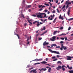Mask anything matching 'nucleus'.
I'll return each mask as SVG.
<instances>
[{
  "instance_id": "nucleus-18",
  "label": "nucleus",
  "mask_w": 73,
  "mask_h": 73,
  "mask_svg": "<svg viewBox=\"0 0 73 73\" xmlns=\"http://www.w3.org/2000/svg\"><path fill=\"white\" fill-rule=\"evenodd\" d=\"M50 17L48 18V19H49V20H53V17H52L50 19Z\"/></svg>"
},
{
  "instance_id": "nucleus-3",
  "label": "nucleus",
  "mask_w": 73,
  "mask_h": 73,
  "mask_svg": "<svg viewBox=\"0 0 73 73\" xmlns=\"http://www.w3.org/2000/svg\"><path fill=\"white\" fill-rule=\"evenodd\" d=\"M66 57H67V60H71L72 58H73L72 56L70 57V56H67Z\"/></svg>"
},
{
  "instance_id": "nucleus-35",
  "label": "nucleus",
  "mask_w": 73,
  "mask_h": 73,
  "mask_svg": "<svg viewBox=\"0 0 73 73\" xmlns=\"http://www.w3.org/2000/svg\"><path fill=\"white\" fill-rule=\"evenodd\" d=\"M64 27H61L60 28V29H63Z\"/></svg>"
},
{
  "instance_id": "nucleus-2",
  "label": "nucleus",
  "mask_w": 73,
  "mask_h": 73,
  "mask_svg": "<svg viewBox=\"0 0 73 73\" xmlns=\"http://www.w3.org/2000/svg\"><path fill=\"white\" fill-rule=\"evenodd\" d=\"M38 14H39V15H37V17H38V18H40V17L41 16V15H44V13H38Z\"/></svg>"
},
{
  "instance_id": "nucleus-20",
  "label": "nucleus",
  "mask_w": 73,
  "mask_h": 73,
  "mask_svg": "<svg viewBox=\"0 0 73 73\" xmlns=\"http://www.w3.org/2000/svg\"><path fill=\"white\" fill-rule=\"evenodd\" d=\"M51 70V68H50V67L48 69V72H50Z\"/></svg>"
},
{
  "instance_id": "nucleus-49",
  "label": "nucleus",
  "mask_w": 73,
  "mask_h": 73,
  "mask_svg": "<svg viewBox=\"0 0 73 73\" xmlns=\"http://www.w3.org/2000/svg\"><path fill=\"white\" fill-rule=\"evenodd\" d=\"M57 58H56V59H54L53 60V61H57Z\"/></svg>"
},
{
  "instance_id": "nucleus-11",
  "label": "nucleus",
  "mask_w": 73,
  "mask_h": 73,
  "mask_svg": "<svg viewBox=\"0 0 73 73\" xmlns=\"http://www.w3.org/2000/svg\"><path fill=\"white\" fill-rule=\"evenodd\" d=\"M48 50H49V51H50V52H51V53H54V51H52V50L50 49H48Z\"/></svg>"
},
{
  "instance_id": "nucleus-47",
  "label": "nucleus",
  "mask_w": 73,
  "mask_h": 73,
  "mask_svg": "<svg viewBox=\"0 0 73 73\" xmlns=\"http://www.w3.org/2000/svg\"><path fill=\"white\" fill-rule=\"evenodd\" d=\"M42 5H39V8H41V7H42Z\"/></svg>"
},
{
  "instance_id": "nucleus-56",
  "label": "nucleus",
  "mask_w": 73,
  "mask_h": 73,
  "mask_svg": "<svg viewBox=\"0 0 73 73\" xmlns=\"http://www.w3.org/2000/svg\"><path fill=\"white\" fill-rule=\"evenodd\" d=\"M44 34H45L44 33H43L41 34L40 35H41V36H42V35H44Z\"/></svg>"
},
{
  "instance_id": "nucleus-48",
  "label": "nucleus",
  "mask_w": 73,
  "mask_h": 73,
  "mask_svg": "<svg viewBox=\"0 0 73 73\" xmlns=\"http://www.w3.org/2000/svg\"><path fill=\"white\" fill-rule=\"evenodd\" d=\"M68 69H69L71 70L72 69V67H69V68Z\"/></svg>"
},
{
  "instance_id": "nucleus-28",
  "label": "nucleus",
  "mask_w": 73,
  "mask_h": 73,
  "mask_svg": "<svg viewBox=\"0 0 73 73\" xmlns=\"http://www.w3.org/2000/svg\"><path fill=\"white\" fill-rule=\"evenodd\" d=\"M26 7L27 8H30V7H31V5H29L28 6H27Z\"/></svg>"
},
{
  "instance_id": "nucleus-62",
  "label": "nucleus",
  "mask_w": 73,
  "mask_h": 73,
  "mask_svg": "<svg viewBox=\"0 0 73 73\" xmlns=\"http://www.w3.org/2000/svg\"><path fill=\"white\" fill-rule=\"evenodd\" d=\"M65 66L64 65L62 66V68H64V67H65Z\"/></svg>"
},
{
  "instance_id": "nucleus-50",
  "label": "nucleus",
  "mask_w": 73,
  "mask_h": 73,
  "mask_svg": "<svg viewBox=\"0 0 73 73\" xmlns=\"http://www.w3.org/2000/svg\"><path fill=\"white\" fill-rule=\"evenodd\" d=\"M44 11L45 12H48V10L45 9L44 10Z\"/></svg>"
},
{
  "instance_id": "nucleus-37",
  "label": "nucleus",
  "mask_w": 73,
  "mask_h": 73,
  "mask_svg": "<svg viewBox=\"0 0 73 73\" xmlns=\"http://www.w3.org/2000/svg\"><path fill=\"white\" fill-rule=\"evenodd\" d=\"M70 29H71V27H70L68 28V30L69 31Z\"/></svg>"
},
{
  "instance_id": "nucleus-24",
  "label": "nucleus",
  "mask_w": 73,
  "mask_h": 73,
  "mask_svg": "<svg viewBox=\"0 0 73 73\" xmlns=\"http://www.w3.org/2000/svg\"><path fill=\"white\" fill-rule=\"evenodd\" d=\"M73 20V18H72L68 20V21H71V20Z\"/></svg>"
},
{
  "instance_id": "nucleus-64",
  "label": "nucleus",
  "mask_w": 73,
  "mask_h": 73,
  "mask_svg": "<svg viewBox=\"0 0 73 73\" xmlns=\"http://www.w3.org/2000/svg\"><path fill=\"white\" fill-rule=\"evenodd\" d=\"M46 32H47V31H46L45 32H44V34H45V33H46Z\"/></svg>"
},
{
  "instance_id": "nucleus-31",
  "label": "nucleus",
  "mask_w": 73,
  "mask_h": 73,
  "mask_svg": "<svg viewBox=\"0 0 73 73\" xmlns=\"http://www.w3.org/2000/svg\"><path fill=\"white\" fill-rule=\"evenodd\" d=\"M69 7V5H67V6H66V9H67Z\"/></svg>"
},
{
  "instance_id": "nucleus-46",
  "label": "nucleus",
  "mask_w": 73,
  "mask_h": 73,
  "mask_svg": "<svg viewBox=\"0 0 73 73\" xmlns=\"http://www.w3.org/2000/svg\"><path fill=\"white\" fill-rule=\"evenodd\" d=\"M62 70L63 71H64L65 70V68H62Z\"/></svg>"
},
{
  "instance_id": "nucleus-8",
  "label": "nucleus",
  "mask_w": 73,
  "mask_h": 73,
  "mask_svg": "<svg viewBox=\"0 0 73 73\" xmlns=\"http://www.w3.org/2000/svg\"><path fill=\"white\" fill-rule=\"evenodd\" d=\"M49 44V43L46 42V41H45L43 43V46H45V45H48Z\"/></svg>"
},
{
  "instance_id": "nucleus-51",
  "label": "nucleus",
  "mask_w": 73,
  "mask_h": 73,
  "mask_svg": "<svg viewBox=\"0 0 73 73\" xmlns=\"http://www.w3.org/2000/svg\"><path fill=\"white\" fill-rule=\"evenodd\" d=\"M60 19L61 20H64V18L62 17L60 18Z\"/></svg>"
},
{
  "instance_id": "nucleus-21",
  "label": "nucleus",
  "mask_w": 73,
  "mask_h": 73,
  "mask_svg": "<svg viewBox=\"0 0 73 73\" xmlns=\"http://www.w3.org/2000/svg\"><path fill=\"white\" fill-rule=\"evenodd\" d=\"M57 31H54L53 33V35H55V34L57 33Z\"/></svg>"
},
{
  "instance_id": "nucleus-9",
  "label": "nucleus",
  "mask_w": 73,
  "mask_h": 73,
  "mask_svg": "<svg viewBox=\"0 0 73 73\" xmlns=\"http://www.w3.org/2000/svg\"><path fill=\"white\" fill-rule=\"evenodd\" d=\"M63 44H61V47H62V48H63L64 49V50H66V49H67V48H66V47H64V46Z\"/></svg>"
},
{
  "instance_id": "nucleus-14",
  "label": "nucleus",
  "mask_w": 73,
  "mask_h": 73,
  "mask_svg": "<svg viewBox=\"0 0 73 73\" xmlns=\"http://www.w3.org/2000/svg\"><path fill=\"white\" fill-rule=\"evenodd\" d=\"M30 21H31V20H28V22H29V25H32V23H31V22H30Z\"/></svg>"
},
{
  "instance_id": "nucleus-16",
  "label": "nucleus",
  "mask_w": 73,
  "mask_h": 73,
  "mask_svg": "<svg viewBox=\"0 0 73 73\" xmlns=\"http://www.w3.org/2000/svg\"><path fill=\"white\" fill-rule=\"evenodd\" d=\"M34 61H36L37 62V61H39V59L36 58V59L34 60Z\"/></svg>"
},
{
  "instance_id": "nucleus-61",
  "label": "nucleus",
  "mask_w": 73,
  "mask_h": 73,
  "mask_svg": "<svg viewBox=\"0 0 73 73\" xmlns=\"http://www.w3.org/2000/svg\"><path fill=\"white\" fill-rule=\"evenodd\" d=\"M46 65H48V66H50V65L49 64H46Z\"/></svg>"
},
{
  "instance_id": "nucleus-19",
  "label": "nucleus",
  "mask_w": 73,
  "mask_h": 73,
  "mask_svg": "<svg viewBox=\"0 0 73 73\" xmlns=\"http://www.w3.org/2000/svg\"><path fill=\"white\" fill-rule=\"evenodd\" d=\"M58 64H60V65H61L62 64V62H61L60 61H58L57 62Z\"/></svg>"
},
{
  "instance_id": "nucleus-59",
  "label": "nucleus",
  "mask_w": 73,
  "mask_h": 73,
  "mask_svg": "<svg viewBox=\"0 0 73 73\" xmlns=\"http://www.w3.org/2000/svg\"><path fill=\"white\" fill-rule=\"evenodd\" d=\"M69 4H71V2H69V3L68 2V5H69Z\"/></svg>"
},
{
  "instance_id": "nucleus-38",
  "label": "nucleus",
  "mask_w": 73,
  "mask_h": 73,
  "mask_svg": "<svg viewBox=\"0 0 73 73\" xmlns=\"http://www.w3.org/2000/svg\"><path fill=\"white\" fill-rule=\"evenodd\" d=\"M60 39L61 40H64L65 39V38H61Z\"/></svg>"
},
{
  "instance_id": "nucleus-41",
  "label": "nucleus",
  "mask_w": 73,
  "mask_h": 73,
  "mask_svg": "<svg viewBox=\"0 0 73 73\" xmlns=\"http://www.w3.org/2000/svg\"><path fill=\"white\" fill-rule=\"evenodd\" d=\"M52 59H54L55 58H56V57L55 56L54 57H52Z\"/></svg>"
},
{
  "instance_id": "nucleus-44",
  "label": "nucleus",
  "mask_w": 73,
  "mask_h": 73,
  "mask_svg": "<svg viewBox=\"0 0 73 73\" xmlns=\"http://www.w3.org/2000/svg\"><path fill=\"white\" fill-rule=\"evenodd\" d=\"M60 44H63V43H64V42H63V41H61L60 42Z\"/></svg>"
},
{
  "instance_id": "nucleus-34",
  "label": "nucleus",
  "mask_w": 73,
  "mask_h": 73,
  "mask_svg": "<svg viewBox=\"0 0 73 73\" xmlns=\"http://www.w3.org/2000/svg\"><path fill=\"white\" fill-rule=\"evenodd\" d=\"M56 12V11L55 10H54L52 11V13H54Z\"/></svg>"
},
{
  "instance_id": "nucleus-5",
  "label": "nucleus",
  "mask_w": 73,
  "mask_h": 73,
  "mask_svg": "<svg viewBox=\"0 0 73 73\" xmlns=\"http://www.w3.org/2000/svg\"><path fill=\"white\" fill-rule=\"evenodd\" d=\"M51 46H55L56 48H60V46H57V45L55 44H54L51 45Z\"/></svg>"
},
{
  "instance_id": "nucleus-39",
  "label": "nucleus",
  "mask_w": 73,
  "mask_h": 73,
  "mask_svg": "<svg viewBox=\"0 0 73 73\" xmlns=\"http://www.w3.org/2000/svg\"><path fill=\"white\" fill-rule=\"evenodd\" d=\"M61 17H61V15H60L59 17V19H61Z\"/></svg>"
},
{
  "instance_id": "nucleus-22",
  "label": "nucleus",
  "mask_w": 73,
  "mask_h": 73,
  "mask_svg": "<svg viewBox=\"0 0 73 73\" xmlns=\"http://www.w3.org/2000/svg\"><path fill=\"white\" fill-rule=\"evenodd\" d=\"M38 70H40V72H39V73H40L41 72V71L42 70V68H41V69H39Z\"/></svg>"
},
{
  "instance_id": "nucleus-6",
  "label": "nucleus",
  "mask_w": 73,
  "mask_h": 73,
  "mask_svg": "<svg viewBox=\"0 0 73 73\" xmlns=\"http://www.w3.org/2000/svg\"><path fill=\"white\" fill-rule=\"evenodd\" d=\"M36 71V69L30 71V73H32V72H33L34 73H36L37 71Z\"/></svg>"
},
{
  "instance_id": "nucleus-4",
  "label": "nucleus",
  "mask_w": 73,
  "mask_h": 73,
  "mask_svg": "<svg viewBox=\"0 0 73 73\" xmlns=\"http://www.w3.org/2000/svg\"><path fill=\"white\" fill-rule=\"evenodd\" d=\"M55 39H56V36H54L52 37V38H50V40H51V41H54L55 40Z\"/></svg>"
},
{
  "instance_id": "nucleus-33",
  "label": "nucleus",
  "mask_w": 73,
  "mask_h": 73,
  "mask_svg": "<svg viewBox=\"0 0 73 73\" xmlns=\"http://www.w3.org/2000/svg\"><path fill=\"white\" fill-rule=\"evenodd\" d=\"M56 11H57L58 13H60V11L58 10V9H57Z\"/></svg>"
},
{
  "instance_id": "nucleus-27",
  "label": "nucleus",
  "mask_w": 73,
  "mask_h": 73,
  "mask_svg": "<svg viewBox=\"0 0 73 73\" xmlns=\"http://www.w3.org/2000/svg\"><path fill=\"white\" fill-rule=\"evenodd\" d=\"M65 5H64L61 9L62 10V9H64V8H65Z\"/></svg>"
},
{
  "instance_id": "nucleus-30",
  "label": "nucleus",
  "mask_w": 73,
  "mask_h": 73,
  "mask_svg": "<svg viewBox=\"0 0 73 73\" xmlns=\"http://www.w3.org/2000/svg\"><path fill=\"white\" fill-rule=\"evenodd\" d=\"M44 5H46V6H49V5L48 4L44 3Z\"/></svg>"
},
{
  "instance_id": "nucleus-40",
  "label": "nucleus",
  "mask_w": 73,
  "mask_h": 73,
  "mask_svg": "<svg viewBox=\"0 0 73 73\" xmlns=\"http://www.w3.org/2000/svg\"><path fill=\"white\" fill-rule=\"evenodd\" d=\"M27 38V42H28V41H29V37H28Z\"/></svg>"
},
{
  "instance_id": "nucleus-42",
  "label": "nucleus",
  "mask_w": 73,
  "mask_h": 73,
  "mask_svg": "<svg viewBox=\"0 0 73 73\" xmlns=\"http://www.w3.org/2000/svg\"><path fill=\"white\" fill-rule=\"evenodd\" d=\"M23 3L24 4L25 3V0H23Z\"/></svg>"
},
{
  "instance_id": "nucleus-43",
  "label": "nucleus",
  "mask_w": 73,
  "mask_h": 73,
  "mask_svg": "<svg viewBox=\"0 0 73 73\" xmlns=\"http://www.w3.org/2000/svg\"><path fill=\"white\" fill-rule=\"evenodd\" d=\"M56 57L57 58H59V57H60V56L59 55H57Z\"/></svg>"
},
{
  "instance_id": "nucleus-13",
  "label": "nucleus",
  "mask_w": 73,
  "mask_h": 73,
  "mask_svg": "<svg viewBox=\"0 0 73 73\" xmlns=\"http://www.w3.org/2000/svg\"><path fill=\"white\" fill-rule=\"evenodd\" d=\"M45 27H43V29H40V31H44V30H45Z\"/></svg>"
},
{
  "instance_id": "nucleus-1",
  "label": "nucleus",
  "mask_w": 73,
  "mask_h": 73,
  "mask_svg": "<svg viewBox=\"0 0 73 73\" xmlns=\"http://www.w3.org/2000/svg\"><path fill=\"white\" fill-rule=\"evenodd\" d=\"M37 24H36L37 26L38 27H39V25H40V24H42V23H41V22L39 23V22L37 21H35V22H33V24H35L37 23Z\"/></svg>"
},
{
  "instance_id": "nucleus-25",
  "label": "nucleus",
  "mask_w": 73,
  "mask_h": 73,
  "mask_svg": "<svg viewBox=\"0 0 73 73\" xmlns=\"http://www.w3.org/2000/svg\"><path fill=\"white\" fill-rule=\"evenodd\" d=\"M46 68H42V70L43 71H46Z\"/></svg>"
},
{
  "instance_id": "nucleus-57",
  "label": "nucleus",
  "mask_w": 73,
  "mask_h": 73,
  "mask_svg": "<svg viewBox=\"0 0 73 73\" xmlns=\"http://www.w3.org/2000/svg\"><path fill=\"white\" fill-rule=\"evenodd\" d=\"M29 44V42L28 41L27 42V45H28V44Z\"/></svg>"
},
{
  "instance_id": "nucleus-55",
  "label": "nucleus",
  "mask_w": 73,
  "mask_h": 73,
  "mask_svg": "<svg viewBox=\"0 0 73 73\" xmlns=\"http://www.w3.org/2000/svg\"><path fill=\"white\" fill-rule=\"evenodd\" d=\"M27 25V23H25L24 24V26H26Z\"/></svg>"
},
{
  "instance_id": "nucleus-54",
  "label": "nucleus",
  "mask_w": 73,
  "mask_h": 73,
  "mask_svg": "<svg viewBox=\"0 0 73 73\" xmlns=\"http://www.w3.org/2000/svg\"><path fill=\"white\" fill-rule=\"evenodd\" d=\"M44 7H45V6H43L42 8H41V9H42V8H43Z\"/></svg>"
},
{
  "instance_id": "nucleus-36",
  "label": "nucleus",
  "mask_w": 73,
  "mask_h": 73,
  "mask_svg": "<svg viewBox=\"0 0 73 73\" xmlns=\"http://www.w3.org/2000/svg\"><path fill=\"white\" fill-rule=\"evenodd\" d=\"M44 14L43 15H44V16L43 17V18H44V17H46V14H45V13H43Z\"/></svg>"
},
{
  "instance_id": "nucleus-45",
  "label": "nucleus",
  "mask_w": 73,
  "mask_h": 73,
  "mask_svg": "<svg viewBox=\"0 0 73 73\" xmlns=\"http://www.w3.org/2000/svg\"><path fill=\"white\" fill-rule=\"evenodd\" d=\"M62 48H63V47H62L60 48V49L61 50H63V49Z\"/></svg>"
},
{
  "instance_id": "nucleus-17",
  "label": "nucleus",
  "mask_w": 73,
  "mask_h": 73,
  "mask_svg": "<svg viewBox=\"0 0 73 73\" xmlns=\"http://www.w3.org/2000/svg\"><path fill=\"white\" fill-rule=\"evenodd\" d=\"M41 64H46V63H47V62H46V61H42V62H41Z\"/></svg>"
},
{
  "instance_id": "nucleus-53",
  "label": "nucleus",
  "mask_w": 73,
  "mask_h": 73,
  "mask_svg": "<svg viewBox=\"0 0 73 73\" xmlns=\"http://www.w3.org/2000/svg\"><path fill=\"white\" fill-rule=\"evenodd\" d=\"M38 38L39 39V40H41L42 39V38Z\"/></svg>"
},
{
  "instance_id": "nucleus-15",
  "label": "nucleus",
  "mask_w": 73,
  "mask_h": 73,
  "mask_svg": "<svg viewBox=\"0 0 73 73\" xmlns=\"http://www.w3.org/2000/svg\"><path fill=\"white\" fill-rule=\"evenodd\" d=\"M56 20H57V18L56 17L55 18L54 20L53 21V23H55V22L56 21Z\"/></svg>"
},
{
  "instance_id": "nucleus-7",
  "label": "nucleus",
  "mask_w": 73,
  "mask_h": 73,
  "mask_svg": "<svg viewBox=\"0 0 73 73\" xmlns=\"http://www.w3.org/2000/svg\"><path fill=\"white\" fill-rule=\"evenodd\" d=\"M62 68V67L61 66H59L57 67L56 68V69L58 70H60V69H61Z\"/></svg>"
},
{
  "instance_id": "nucleus-29",
  "label": "nucleus",
  "mask_w": 73,
  "mask_h": 73,
  "mask_svg": "<svg viewBox=\"0 0 73 73\" xmlns=\"http://www.w3.org/2000/svg\"><path fill=\"white\" fill-rule=\"evenodd\" d=\"M69 3V1H66V4H68Z\"/></svg>"
},
{
  "instance_id": "nucleus-60",
  "label": "nucleus",
  "mask_w": 73,
  "mask_h": 73,
  "mask_svg": "<svg viewBox=\"0 0 73 73\" xmlns=\"http://www.w3.org/2000/svg\"><path fill=\"white\" fill-rule=\"evenodd\" d=\"M42 60V59H39V61H41V60Z\"/></svg>"
},
{
  "instance_id": "nucleus-58",
  "label": "nucleus",
  "mask_w": 73,
  "mask_h": 73,
  "mask_svg": "<svg viewBox=\"0 0 73 73\" xmlns=\"http://www.w3.org/2000/svg\"><path fill=\"white\" fill-rule=\"evenodd\" d=\"M65 40L66 41V40H67V38L66 37L65 38Z\"/></svg>"
},
{
  "instance_id": "nucleus-10",
  "label": "nucleus",
  "mask_w": 73,
  "mask_h": 73,
  "mask_svg": "<svg viewBox=\"0 0 73 73\" xmlns=\"http://www.w3.org/2000/svg\"><path fill=\"white\" fill-rule=\"evenodd\" d=\"M71 8V7H69L68 8V10L67 11V14L68 16H69V13H70V9Z\"/></svg>"
},
{
  "instance_id": "nucleus-23",
  "label": "nucleus",
  "mask_w": 73,
  "mask_h": 73,
  "mask_svg": "<svg viewBox=\"0 0 73 73\" xmlns=\"http://www.w3.org/2000/svg\"><path fill=\"white\" fill-rule=\"evenodd\" d=\"M68 72L69 73H73V70H70V71H68Z\"/></svg>"
},
{
  "instance_id": "nucleus-26",
  "label": "nucleus",
  "mask_w": 73,
  "mask_h": 73,
  "mask_svg": "<svg viewBox=\"0 0 73 73\" xmlns=\"http://www.w3.org/2000/svg\"><path fill=\"white\" fill-rule=\"evenodd\" d=\"M21 17H23V18H25V17H24V15H23V14H21Z\"/></svg>"
},
{
  "instance_id": "nucleus-32",
  "label": "nucleus",
  "mask_w": 73,
  "mask_h": 73,
  "mask_svg": "<svg viewBox=\"0 0 73 73\" xmlns=\"http://www.w3.org/2000/svg\"><path fill=\"white\" fill-rule=\"evenodd\" d=\"M38 64H40V63L38 62V63H35V65H37Z\"/></svg>"
},
{
  "instance_id": "nucleus-12",
  "label": "nucleus",
  "mask_w": 73,
  "mask_h": 73,
  "mask_svg": "<svg viewBox=\"0 0 73 73\" xmlns=\"http://www.w3.org/2000/svg\"><path fill=\"white\" fill-rule=\"evenodd\" d=\"M54 53H56V54H60V53H59V52H56V51H54Z\"/></svg>"
},
{
  "instance_id": "nucleus-63",
  "label": "nucleus",
  "mask_w": 73,
  "mask_h": 73,
  "mask_svg": "<svg viewBox=\"0 0 73 73\" xmlns=\"http://www.w3.org/2000/svg\"><path fill=\"white\" fill-rule=\"evenodd\" d=\"M58 1H57V0L55 1L56 2V3H58Z\"/></svg>"
},
{
  "instance_id": "nucleus-52",
  "label": "nucleus",
  "mask_w": 73,
  "mask_h": 73,
  "mask_svg": "<svg viewBox=\"0 0 73 73\" xmlns=\"http://www.w3.org/2000/svg\"><path fill=\"white\" fill-rule=\"evenodd\" d=\"M32 16H33V17H36V15H32Z\"/></svg>"
}]
</instances>
